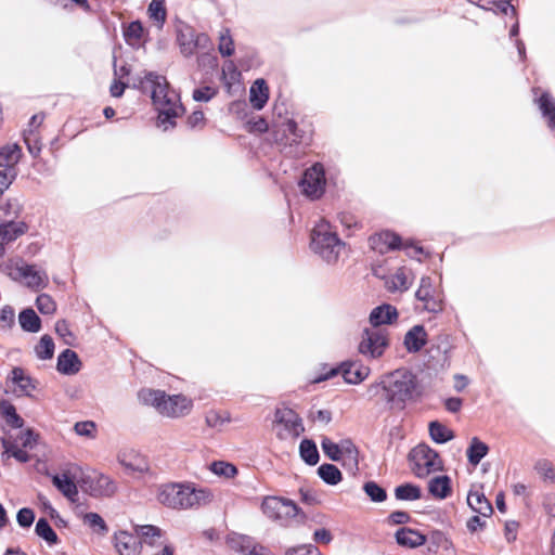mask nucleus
Returning <instances> with one entry per match:
<instances>
[{"label": "nucleus", "instance_id": "nucleus-22", "mask_svg": "<svg viewBox=\"0 0 555 555\" xmlns=\"http://www.w3.org/2000/svg\"><path fill=\"white\" fill-rule=\"evenodd\" d=\"M370 245L374 250L385 254L398 248L400 245V238L395 233L385 231L371 236Z\"/></svg>", "mask_w": 555, "mask_h": 555}, {"label": "nucleus", "instance_id": "nucleus-24", "mask_svg": "<svg viewBox=\"0 0 555 555\" xmlns=\"http://www.w3.org/2000/svg\"><path fill=\"white\" fill-rule=\"evenodd\" d=\"M269 100V88L264 79L259 78L254 81L249 89V103L250 105L260 111L264 107Z\"/></svg>", "mask_w": 555, "mask_h": 555}, {"label": "nucleus", "instance_id": "nucleus-59", "mask_svg": "<svg viewBox=\"0 0 555 555\" xmlns=\"http://www.w3.org/2000/svg\"><path fill=\"white\" fill-rule=\"evenodd\" d=\"M535 469L545 480L553 481L555 479L553 467L547 461H539L535 464Z\"/></svg>", "mask_w": 555, "mask_h": 555}, {"label": "nucleus", "instance_id": "nucleus-55", "mask_svg": "<svg viewBox=\"0 0 555 555\" xmlns=\"http://www.w3.org/2000/svg\"><path fill=\"white\" fill-rule=\"evenodd\" d=\"M217 94V90L211 87H202L193 91V99L197 102H208Z\"/></svg>", "mask_w": 555, "mask_h": 555}, {"label": "nucleus", "instance_id": "nucleus-42", "mask_svg": "<svg viewBox=\"0 0 555 555\" xmlns=\"http://www.w3.org/2000/svg\"><path fill=\"white\" fill-rule=\"evenodd\" d=\"M35 531L38 537L46 540L49 544H56L59 541L57 534L52 529V527L49 525V522L46 518H40L37 521Z\"/></svg>", "mask_w": 555, "mask_h": 555}, {"label": "nucleus", "instance_id": "nucleus-10", "mask_svg": "<svg viewBox=\"0 0 555 555\" xmlns=\"http://www.w3.org/2000/svg\"><path fill=\"white\" fill-rule=\"evenodd\" d=\"M177 43L184 57L193 56L198 50H212L208 35L196 33L188 25L178 28Z\"/></svg>", "mask_w": 555, "mask_h": 555}, {"label": "nucleus", "instance_id": "nucleus-45", "mask_svg": "<svg viewBox=\"0 0 555 555\" xmlns=\"http://www.w3.org/2000/svg\"><path fill=\"white\" fill-rule=\"evenodd\" d=\"M83 522L88 525L95 533L104 535L108 528L104 519L96 513H87L83 515Z\"/></svg>", "mask_w": 555, "mask_h": 555}, {"label": "nucleus", "instance_id": "nucleus-36", "mask_svg": "<svg viewBox=\"0 0 555 555\" xmlns=\"http://www.w3.org/2000/svg\"><path fill=\"white\" fill-rule=\"evenodd\" d=\"M0 415L5 420L7 424L21 428L24 424L21 416L16 413L14 405L7 401H0Z\"/></svg>", "mask_w": 555, "mask_h": 555}, {"label": "nucleus", "instance_id": "nucleus-48", "mask_svg": "<svg viewBox=\"0 0 555 555\" xmlns=\"http://www.w3.org/2000/svg\"><path fill=\"white\" fill-rule=\"evenodd\" d=\"M540 109L544 115L550 116V126L555 128V102L547 93L541 95L539 100Z\"/></svg>", "mask_w": 555, "mask_h": 555}, {"label": "nucleus", "instance_id": "nucleus-56", "mask_svg": "<svg viewBox=\"0 0 555 555\" xmlns=\"http://www.w3.org/2000/svg\"><path fill=\"white\" fill-rule=\"evenodd\" d=\"M285 555H322L318 547L309 545H299L291 547L286 551Z\"/></svg>", "mask_w": 555, "mask_h": 555}, {"label": "nucleus", "instance_id": "nucleus-40", "mask_svg": "<svg viewBox=\"0 0 555 555\" xmlns=\"http://www.w3.org/2000/svg\"><path fill=\"white\" fill-rule=\"evenodd\" d=\"M210 472L224 479H232L237 475V468L224 461H216L210 464Z\"/></svg>", "mask_w": 555, "mask_h": 555}, {"label": "nucleus", "instance_id": "nucleus-15", "mask_svg": "<svg viewBox=\"0 0 555 555\" xmlns=\"http://www.w3.org/2000/svg\"><path fill=\"white\" fill-rule=\"evenodd\" d=\"M231 547L242 555H274L271 550L249 535L237 534L230 540Z\"/></svg>", "mask_w": 555, "mask_h": 555}, {"label": "nucleus", "instance_id": "nucleus-62", "mask_svg": "<svg viewBox=\"0 0 555 555\" xmlns=\"http://www.w3.org/2000/svg\"><path fill=\"white\" fill-rule=\"evenodd\" d=\"M205 51L197 56L198 67H215L217 65L216 56L209 53L210 50Z\"/></svg>", "mask_w": 555, "mask_h": 555}, {"label": "nucleus", "instance_id": "nucleus-6", "mask_svg": "<svg viewBox=\"0 0 555 555\" xmlns=\"http://www.w3.org/2000/svg\"><path fill=\"white\" fill-rule=\"evenodd\" d=\"M311 247L325 261H337L340 251L344 249V243L332 232L331 225L321 220L312 230Z\"/></svg>", "mask_w": 555, "mask_h": 555}, {"label": "nucleus", "instance_id": "nucleus-44", "mask_svg": "<svg viewBox=\"0 0 555 555\" xmlns=\"http://www.w3.org/2000/svg\"><path fill=\"white\" fill-rule=\"evenodd\" d=\"M395 495L398 500L414 501L421 498V489L412 483H404L396 488Z\"/></svg>", "mask_w": 555, "mask_h": 555}, {"label": "nucleus", "instance_id": "nucleus-51", "mask_svg": "<svg viewBox=\"0 0 555 555\" xmlns=\"http://www.w3.org/2000/svg\"><path fill=\"white\" fill-rule=\"evenodd\" d=\"M74 430L78 436L94 438L96 433V426L91 421L78 422L74 426Z\"/></svg>", "mask_w": 555, "mask_h": 555}, {"label": "nucleus", "instance_id": "nucleus-50", "mask_svg": "<svg viewBox=\"0 0 555 555\" xmlns=\"http://www.w3.org/2000/svg\"><path fill=\"white\" fill-rule=\"evenodd\" d=\"M364 492L374 502H383L386 500V491L374 481H369L363 486Z\"/></svg>", "mask_w": 555, "mask_h": 555}, {"label": "nucleus", "instance_id": "nucleus-16", "mask_svg": "<svg viewBox=\"0 0 555 555\" xmlns=\"http://www.w3.org/2000/svg\"><path fill=\"white\" fill-rule=\"evenodd\" d=\"M117 461L129 475H142L149 470L145 457L133 450L120 451Z\"/></svg>", "mask_w": 555, "mask_h": 555}, {"label": "nucleus", "instance_id": "nucleus-58", "mask_svg": "<svg viewBox=\"0 0 555 555\" xmlns=\"http://www.w3.org/2000/svg\"><path fill=\"white\" fill-rule=\"evenodd\" d=\"M227 422H229V418L228 417H223L217 411H209L206 414V424L209 427L219 428V427L223 426Z\"/></svg>", "mask_w": 555, "mask_h": 555}, {"label": "nucleus", "instance_id": "nucleus-57", "mask_svg": "<svg viewBox=\"0 0 555 555\" xmlns=\"http://www.w3.org/2000/svg\"><path fill=\"white\" fill-rule=\"evenodd\" d=\"M1 443H2V447L4 449L3 453H2V457H10V455L13 454L14 451H17L20 449H22L20 446V442L17 441V439H13L11 436L10 437H3L1 439Z\"/></svg>", "mask_w": 555, "mask_h": 555}, {"label": "nucleus", "instance_id": "nucleus-63", "mask_svg": "<svg viewBox=\"0 0 555 555\" xmlns=\"http://www.w3.org/2000/svg\"><path fill=\"white\" fill-rule=\"evenodd\" d=\"M313 540L317 543L330 544L333 540V535L330 530L325 528H320L314 531Z\"/></svg>", "mask_w": 555, "mask_h": 555}, {"label": "nucleus", "instance_id": "nucleus-37", "mask_svg": "<svg viewBox=\"0 0 555 555\" xmlns=\"http://www.w3.org/2000/svg\"><path fill=\"white\" fill-rule=\"evenodd\" d=\"M147 13L150 18L154 21L157 27L162 28L167 17L165 0H152L149 5Z\"/></svg>", "mask_w": 555, "mask_h": 555}, {"label": "nucleus", "instance_id": "nucleus-17", "mask_svg": "<svg viewBox=\"0 0 555 555\" xmlns=\"http://www.w3.org/2000/svg\"><path fill=\"white\" fill-rule=\"evenodd\" d=\"M10 380L13 384V391L17 396H31L37 388V380L30 377L25 370L14 367L10 374Z\"/></svg>", "mask_w": 555, "mask_h": 555}, {"label": "nucleus", "instance_id": "nucleus-47", "mask_svg": "<svg viewBox=\"0 0 555 555\" xmlns=\"http://www.w3.org/2000/svg\"><path fill=\"white\" fill-rule=\"evenodd\" d=\"M321 447L326 456H328L332 461H340L341 452H343V441L340 443H335L327 437H323L321 441Z\"/></svg>", "mask_w": 555, "mask_h": 555}, {"label": "nucleus", "instance_id": "nucleus-5", "mask_svg": "<svg viewBox=\"0 0 555 555\" xmlns=\"http://www.w3.org/2000/svg\"><path fill=\"white\" fill-rule=\"evenodd\" d=\"M304 430L302 421L294 410L286 406L275 409L271 431L278 440L294 443Z\"/></svg>", "mask_w": 555, "mask_h": 555}, {"label": "nucleus", "instance_id": "nucleus-64", "mask_svg": "<svg viewBox=\"0 0 555 555\" xmlns=\"http://www.w3.org/2000/svg\"><path fill=\"white\" fill-rule=\"evenodd\" d=\"M17 441L20 442V444L23 447V448H33V446L35 444L36 440H35V437H34V434L31 430H26V431H23L17 437H16Z\"/></svg>", "mask_w": 555, "mask_h": 555}, {"label": "nucleus", "instance_id": "nucleus-18", "mask_svg": "<svg viewBox=\"0 0 555 555\" xmlns=\"http://www.w3.org/2000/svg\"><path fill=\"white\" fill-rule=\"evenodd\" d=\"M53 486L70 502H76L78 499V487L75 481V476L70 475L69 470L51 476Z\"/></svg>", "mask_w": 555, "mask_h": 555}, {"label": "nucleus", "instance_id": "nucleus-21", "mask_svg": "<svg viewBox=\"0 0 555 555\" xmlns=\"http://www.w3.org/2000/svg\"><path fill=\"white\" fill-rule=\"evenodd\" d=\"M414 280L412 271L405 267L399 268L386 281V287L389 292H404L406 291Z\"/></svg>", "mask_w": 555, "mask_h": 555}, {"label": "nucleus", "instance_id": "nucleus-31", "mask_svg": "<svg viewBox=\"0 0 555 555\" xmlns=\"http://www.w3.org/2000/svg\"><path fill=\"white\" fill-rule=\"evenodd\" d=\"M138 538L140 541V545H149V546H156L160 543L162 539V531L154 526H141L137 530Z\"/></svg>", "mask_w": 555, "mask_h": 555}, {"label": "nucleus", "instance_id": "nucleus-8", "mask_svg": "<svg viewBox=\"0 0 555 555\" xmlns=\"http://www.w3.org/2000/svg\"><path fill=\"white\" fill-rule=\"evenodd\" d=\"M260 509L267 518L282 526H286L299 512V507L292 500L274 495L264 496Z\"/></svg>", "mask_w": 555, "mask_h": 555}, {"label": "nucleus", "instance_id": "nucleus-52", "mask_svg": "<svg viewBox=\"0 0 555 555\" xmlns=\"http://www.w3.org/2000/svg\"><path fill=\"white\" fill-rule=\"evenodd\" d=\"M55 332L66 345H73L75 337L65 320L55 323Z\"/></svg>", "mask_w": 555, "mask_h": 555}, {"label": "nucleus", "instance_id": "nucleus-43", "mask_svg": "<svg viewBox=\"0 0 555 555\" xmlns=\"http://www.w3.org/2000/svg\"><path fill=\"white\" fill-rule=\"evenodd\" d=\"M35 352L39 359H51L54 354V343L52 337L43 335L35 347Z\"/></svg>", "mask_w": 555, "mask_h": 555}, {"label": "nucleus", "instance_id": "nucleus-4", "mask_svg": "<svg viewBox=\"0 0 555 555\" xmlns=\"http://www.w3.org/2000/svg\"><path fill=\"white\" fill-rule=\"evenodd\" d=\"M139 401L152 406L165 417L178 418L189 414L193 408L191 399L183 395H167L163 390L142 389L138 392Z\"/></svg>", "mask_w": 555, "mask_h": 555}, {"label": "nucleus", "instance_id": "nucleus-35", "mask_svg": "<svg viewBox=\"0 0 555 555\" xmlns=\"http://www.w3.org/2000/svg\"><path fill=\"white\" fill-rule=\"evenodd\" d=\"M488 451V446L480 441L477 437H474L470 441L469 448L467 449L468 462L474 466L478 465L480 461L487 455Z\"/></svg>", "mask_w": 555, "mask_h": 555}, {"label": "nucleus", "instance_id": "nucleus-19", "mask_svg": "<svg viewBox=\"0 0 555 555\" xmlns=\"http://www.w3.org/2000/svg\"><path fill=\"white\" fill-rule=\"evenodd\" d=\"M115 547L119 555H139L141 551L139 538L127 531L115 534Z\"/></svg>", "mask_w": 555, "mask_h": 555}, {"label": "nucleus", "instance_id": "nucleus-46", "mask_svg": "<svg viewBox=\"0 0 555 555\" xmlns=\"http://www.w3.org/2000/svg\"><path fill=\"white\" fill-rule=\"evenodd\" d=\"M218 50L222 56H231L234 53V41L229 28H223L219 34Z\"/></svg>", "mask_w": 555, "mask_h": 555}, {"label": "nucleus", "instance_id": "nucleus-34", "mask_svg": "<svg viewBox=\"0 0 555 555\" xmlns=\"http://www.w3.org/2000/svg\"><path fill=\"white\" fill-rule=\"evenodd\" d=\"M21 327L29 333H37L41 328V321L33 309H25L18 315Z\"/></svg>", "mask_w": 555, "mask_h": 555}, {"label": "nucleus", "instance_id": "nucleus-32", "mask_svg": "<svg viewBox=\"0 0 555 555\" xmlns=\"http://www.w3.org/2000/svg\"><path fill=\"white\" fill-rule=\"evenodd\" d=\"M27 230L24 222H8L0 225V237L3 238V243L8 245L18 236L23 235Z\"/></svg>", "mask_w": 555, "mask_h": 555}, {"label": "nucleus", "instance_id": "nucleus-29", "mask_svg": "<svg viewBox=\"0 0 555 555\" xmlns=\"http://www.w3.org/2000/svg\"><path fill=\"white\" fill-rule=\"evenodd\" d=\"M429 493L439 500H443L451 494V480L448 476H438L428 483Z\"/></svg>", "mask_w": 555, "mask_h": 555}, {"label": "nucleus", "instance_id": "nucleus-14", "mask_svg": "<svg viewBox=\"0 0 555 555\" xmlns=\"http://www.w3.org/2000/svg\"><path fill=\"white\" fill-rule=\"evenodd\" d=\"M416 298L423 302V309L428 312H439L442 309L440 294L434 286L430 278L421 279L420 287L416 291Z\"/></svg>", "mask_w": 555, "mask_h": 555}, {"label": "nucleus", "instance_id": "nucleus-12", "mask_svg": "<svg viewBox=\"0 0 555 555\" xmlns=\"http://www.w3.org/2000/svg\"><path fill=\"white\" fill-rule=\"evenodd\" d=\"M302 193L310 198H319L325 186L323 167L319 164L307 169L300 182Z\"/></svg>", "mask_w": 555, "mask_h": 555}, {"label": "nucleus", "instance_id": "nucleus-3", "mask_svg": "<svg viewBox=\"0 0 555 555\" xmlns=\"http://www.w3.org/2000/svg\"><path fill=\"white\" fill-rule=\"evenodd\" d=\"M211 493L188 483H165L156 489V500L173 509H186L210 501Z\"/></svg>", "mask_w": 555, "mask_h": 555}, {"label": "nucleus", "instance_id": "nucleus-49", "mask_svg": "<svg viewBox=\"0 0 555 555\" xmlns=\"http://www.w3.org/2000/svg\"><path fill=\"white\" fill-rule=\"evenodd\" d=\"M36 306L42 314H53L56 311V304L48 294H40L36 299Z\"/></svg>", "mask_w": 555, "mask_h": 555}, {"label": "nucleus", "instance_id": "nucleus-60", "mask_svg": "<svg viewBox=\"0 0 555 555\" xmlns=\"http://www.w3.org/2000/svg\"><path fill=\"white\" fill-rule=\"evenodd\" d=\"M17 522L22 527H30L35 519V514L30 508H22L16 516Z\"/></svg>", "mask_w": 555, "mask_h": 555}, {"label": "nucleus", "instance_id": "nucleus-13", "mask_svg": "<svg viewBox=\"0 0 555 555\" xmlns=\"http://www.w3.org/2000/svg\"><path fill=\"white\" fill-rule=\"evenodd\" d=\"M11 275L14 280L24 279L26 286L34 291L44 288L49 283L46 271L35 264L17 266Z\"/></svg>", "mask_w": 555, "mask_h": 555}, {"label": "nucleus", "instance_id": "nucleus-39", "mask_svg": "<svg viewBox=\"0 0 555 555\" xmlns=\"http://www.w3.org/2000/svg\"><path fill=\"white\" fill-rule=\"evenodd\" d=\"M299 452L301 459L309 465H315L319 461V452L313 441L305 439L300 442Z\"/></svg>", "mask_w": 555, "mask_h": 555}, {"label": "nucleus", "instance_id": "nucleus-28", "mask_svg": "<svg viewBox=\"0 0 555 555\" xmlns=\"http://www.w3.org/2000/svg\"><path fill=\"white\" fill-rule=\"evenodd\" d=\"M396 540L401 546L414 548L423 545L426 538L413 529L401 528L396 532Z\"/></svg>", "mask_w": 555, "mask_h": 555}, {"label": "nucleus", "instance_id": "nucleus-23", "mask_svg": "<svg viewBox=\"0 0 555 555\" xmlns=\"http://www.w3.org/2000/svg\"><path fill=\"white\" fill-rule=\"evenodd\" d=\"M56 369L62 374L74 375L80 371L81 362L75 351L66 349L57 357Z\"/></svg>", "mask_w": 555, "mask_h": 555}, {"label": "nucleus", "instance_id": "nucleus-33", "mask_svg": "<svg viewBox=\"0 0 555 555\" xmlns=\"http://www.w3.org/2000/svg\"><path fill=\"white\" fill-rule=\"evenodd\" d=\"M21 149L17 144H8L0 149V167L13 169V166L20 160Z\"/></svg>", "mask_w": 555, "mask_h": 555}, {"label": "nucleus", "instance_id": "nucleus-11", "mask_svg": "<svg viewBox=\"0 0 555 555\" xmlns=\"http://www.w3.org/2000/svg\"><path fill=\"white\" fill-rule=\"evenodd\" d=\"M77 482L82 491L92 496H111L116 491L115 482L108 476L101 473L86 475Z\"/></svg>", "mask_w": 555, "mask_h": 555}, {"label": "nucleus", "instance_id": "nucleus-54", "mask_svg": "<svg viewBox=\"0 0 555 555\" xmlns=\"http://www.w3.org/2000/svg\"><path fill=\"white\" fill-rule=\"evenodd\" d=\"M15 311L11 306H3L0 309V324L1 327L8 328L14 324Z\"/></svg>", "mask_w": 555, "mask_h": 555}, {"label": "nucleus", "instance_id": "nucleus-53", "mask_svg": "<svg viewBox=\"0 0 555 555\" xmlns=\"http://www.w3.org/2000/svg\"><path fill=\"white\" fill-rule=\"evenodd\" d=\"M143 35V26L140 22H132L125 31L127 40L131 43L138 42Z\"/></svg>", "mask_w": 555, "mask_h": 555}, {"label": "nucleus", "instance_id": "nucleus-26", "mask_svg": "<svg viewBox=\"0 0 555 555\" xmlns=\"http://www.w3.org/2000/svg\"><path fill=\"white\" fill-rule=\"evenodd\" d=\"M467 504L474 512L485 517L490 516L493 511L491 503L481 490L472 489L467 495Z\"/></svg>", "mask_w": 555, "mask_h": 555}, {"label": "nucleus", "instance_id": "nucleus-41", "mask_svg": "<svg viewBox=\"0 0 555 555\" xmlns=\"http://www.w3.org/2000/svg\"><path fill=\"white\" fill-rule=\"evenodd\" d=\"M318 474L328 485H337L341 480L340 470L333 464H322L318 468Z\"/></svg>", "mask_w": 555, "mask_h": 555}, {"label": "nucleus", "instance_id": "nucleus-7", "mask_svg": "<svg viewBox=\"0 0 555 555\" xmlns=\"http://www.w3.org/2000/svg\"><path fill=\"white\" fill-rule=\"evenodd\" d=\"M409 461L413 474L418 478H426L443 467L439 454L426 444L413 448L409 454Z\"/></svg>", "mask_w": 555, "mask_h": 555}, {"label": "nucleus", "instance_id": "nucleus-20", "mask_svg": "<svg viewBox=\"0 0 555 555\" xmlns=\"http://www.w3.org/2000/svg\"><path fill=\"white\" fill-rule=\"evenodd\" d=\"M338 372L346 383L356 385L369 376L370 369L359 362H346L339 366Z\"/></svg>", "mask_w": 555, "mask_h": 555}, {"label": "nucleus", "instance_id": "nucleus-27", "mask_svg": "<svg viewBox=\"0 0 555 555\" xmlns=\"http://www.w3.org/2000/svg\"><path fill=\"white\" fill-rule=\"evenodd\" d=\"M398 318L397 309L390 305H382L372 310L370 322L372 327H379L383 324H390Z\"/></svg>", "mask_w": 555, "mask_h": 555}, {"label": "nucleus", "instance_id": "nucleus-25", "mask_svg": "<svg viewBox=\"0 0 555 555\" xmlns=\"http://www.w3.org/2000/svg\"><path fill=\"white\" fill-rule=\"evenodd\" d=\"M427 343V333L422 325L413 326L404 336L403 345L409 352L420 351Z\"/></svg>", "mask_w": 555, "mask_h": 555}, {"label": "nucleus", "instance_id": "nucleus-38", "mask_svg": "<svg viewBox=\"0 0 555 555\" xmlns=\"http://www.w3.org/2000/svg\"><path fill=\"white\" fill-rule=\"evenodd\" d=\"M429 435L437 443H444L454 438L453 431L439 422H431L429 424Z\"/></svg>", "mask_w": 555, "mask_h": 555}, {"label": "nucleus", "instance_id": "nucleus-9", "mask_svg": "<svg viewBox=\"0 0 555 555\" xmlns=\"http://www.w3.org/2000/svg\"><path fill=\"white\" fill-rule=\"evenodd\" d=\"M389 346V337L386 330L370 327L362 332L358 346L359 352L370 359L380 358Z\"/></svg>", "mask_w": 555, "mask_h": 555}, {"label": "nucleus", "instance_id": "nucleus-61", "mask_svg": "<svg viewBox=\"0 0 555 555\" xmlns=\"http://www.w3.org/2000/svg\"><path fill=\"white\" fill-rule=\"evenodd\" d=\"M14 179L13 169L0 170V195L11 185Z\"/></svg>", "mask_w": 555, "mask_h": 555}, {"label": "nucleus", "instance_id": "nucleus-30", "mask_svg": "<svg viewBox=\"0 0 555 555\" xmlns=\"http://www.w3.org/2000/svg\"><path fill=\"white\" fill-rule=\"evenodd\" d=\"M339 462H341L343 465L352 473L358 470V450L351 441H343V452Z\"/></svg>", "mask_w": 555, "mask_h": 555}, {"label": "nucleus", "instance_id": "nucleus-2", "mask_svg": "<svg viewBox=\"0 0 555 555\" xmlns=\"http://www.w3.org/2000/svg\"><path fill=\"white\" fill-rule=\"evenodd\" d=\"M144 83L151 89L153 104L158 111L159 125L164 127V130L173 127V119L183 113V107L180 104L177 92L169 88L164 76L153 73H149L145 76Z\"/></svg>", "mask_w": 555, "mask_h": 555}, {"label": "nucleus", "instance_id": "nucleus-1", "mask_svg": "<svg viewBox=\"0 0 555 555\" xmlns=\"http://www.w3.org/2000/svg\"><path fill=\"white\" fill-rule=\"evenodd\" d=\"M414 389V376L406 370H397L371 385L367 393L370 398L379 397L391 410H403Z\"/></svg>", "mask_w": 555, "mask_h": 555}]
</instances>
